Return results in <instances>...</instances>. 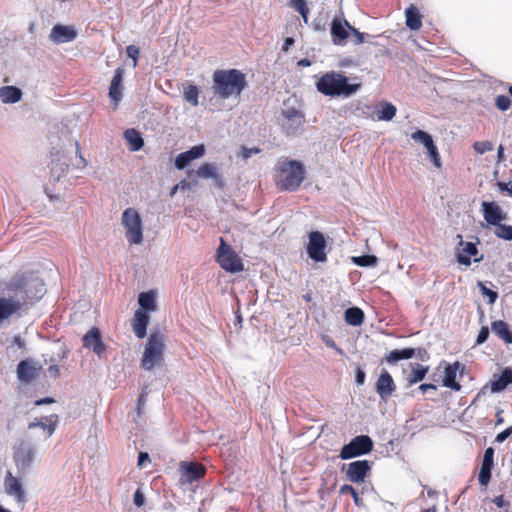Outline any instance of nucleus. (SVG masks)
<instances>
[{"label":"nucleus","mask_w":512,"mask_h":512,"mask_svg":"<svg viewBox=\"0 0 512 512\" xmlns=\"http://www.w3.org/2000/svg\"><path fill=\"white\" fill-rule=\"evenodd\" d=\"M344 318L347 324L360 326L364 322V312L358 307H350L346 309Z\"/></svg>","instance_id":"32"},{"label":"nucleus","mask_w":512,"mask_h":512,"mask_svg":"<svg viewBox=\"0 0 512 512\" xmlns=\"http://www.w3.org/2000/svg\"><path fill=\"white\" fill-rule=\"evenodd\" d=\"M491 330L506 345L512 344V330L507 322L504 320L492 321Z\"/></svg>","instance_id":"24"},{"label":"nucleus","mask_w":512,"mask_h":512,"mask_svg":"<svg viewBox=\"0 0 512 512\" xmlns=\"http://www.w3.org/2000/svg\"><path fill=\"white\" fill-rule=\"evenodd\" d=\"M415 356H417L422 361H427L430 358L429 352L425 348H417Z\"/></svg>","instance_id":"57"},{"label":"nucleus","mask_w":512,"mask_h":512,"mask_svg":"<svg viewBox=\"0 0 512 512\" xmlns=\"http://www.w3.org/2000/svg\"><path fill=\"white\" fill-rule=\"evenodd\" d=\"M495 105L501 111H506L510 108L511 101L510 98L506 95H498L495 98Z\"/></svg>","instance_id":"46"},{"label":"nucleus","mask_w":512,"mask_h":512,"mask_svg":"<svg viewBox=\"0 0 512 512\" xmlns=\"http://www.w3.org/2000/svg\"><path fill=\"white\" fill-rule=\"evenodd\" d=\"M473 148L478 154H484L491 151L493 149V145L490 141H476L473 144Z\"/></svg>","instance_id":"45"},{"label":"nucleus","mask_w":512,"mask_h":512,"mask_svg":"<svg viewBox=\"0 0 512 512\" xmlns=\"http://www.w3.org/2000/svg\"><path fill=\"white\" fill-rule=\"evenodd\" d=\"M512 434V426L497 434L495 442L502 443Z\"/></svg>","instance_id":"56"},{"label":"nucleus","mask_w":512,"mask_h":512,"mask_svg":"<svg viewBox=\"0 0 512 512\" xmlns=\"http://www.w3.org/2000/svg\"><path fill=\"white\" fill-rule=\"evenodd\" d=\"M54 402H55V400L53 398L45 397V398L36 400L35 401V405L40 406V405H43V404H51V403H54Z\"/></svg>","instance_id":"62"},{"label":"nucleus","mask_w":512,"mask_h":512,"mask_svg":"<svg viewBox=\"0 0 512 512\" xmlns=\"http://www.w3.org/2000/svg\"><path fill=\"white\" fill-rule=\"evenodd\" d=\"M426 149L431 162L435 165V167L441 168V158L435 143H431L429 146L426 147Z\"/></svg>","instance_id":"43"},{"label":"nucleus","mask_w":512,"mask_h":512,"mask_svg":"<svg viewBox=\"0 0 512 512\" xmlns=\"http://www.w3.org/2000/svg\"><path fill=\"white\" fill-rule=\"evenodd\" d=\"M213 92L222 99L240 96L247 86L245 74L238 69H217L213 76Z\"/></svg>","instance_id":"1"},{"label":"nucleus","mask_w":512,"mask_h":512,"mask_svg":"<svg viewBox=\"0 0 512 512\" xmlns=\"http://www.w3.org/2000/svg\"><path fill=\"white\" fill-rule=\"evenodd\" d=\"M379 107L381 109H379L377 111V116H376V119L378 121H390L396 115V111H397L396 107L389 102L382 101V102H380Z\"/></svg>","instance_id":"34"},{"label":"nucleus","mask_w":512,"mask_h":512,"mask_svg":"<svg viewBox=\"0 0 512 512\" xmlns=\"http://www.w3.org/2000/svg\"><path fill=\"white\" fill-rule=\"evenodd\" d=\"M205 154V147L203 144L193 146L191 149L180 153L177 155L175 159V166L182 170L184 169L191 161L202 157Z\"/></svg>","instance_id":"15"},{"label":"nucleus","mask_w":512,"mask_h":512,"mask_svg":"<svg viewBox=\"0 0 512 512\" xmlns=\"http://www.w3.org/2000/svg\"><path fill=\"white\" fill-rule=\"evenodd\" d=\"M184 99L193 106H197L199 101V90L196 85L190 84L184 88L183 92Z\"/></svg>","instance_id":"36"},{"label":"nucleus","mask_w":512,"mask_h":512,"mask_svg":"<svg viewBox=\"0 0 512 512\" xmlns=\"http://www.w3.org/2000/svg\"><path fill=\"white\" fill-rule=\"evenodd\" d=\"M512 383V370L510 368L504 369L501 374L490 382L492 392L503 391L509 384Z\"/></svg>","instance_id":"28"},{"label":"nucleus","mask_w":512,"mask_h":512,"mask_svg":"<svg viewBox=\"0 0 512 512\" xmlns=\"http://www.w3.org/2000/svg\"><path fill=\"white\" fill-rule=\"evenodd\" d=\"M260 151L261 150L258 147L247 148L245 146H242L241 149H240V155L242 156L243 159H248L253 154L260 153Z\"/></svg>","instance_id":"52"},{"label":"nucleus","mask_w":512,"mask_h":512,"mask_svg":"<svg viewBox=\"0 0 512 512\" xmlns=\"http://www.w3.org/2000/svg\"><path fill=\"white\" fill-rule=\"evenodd\" d=\"M318 92L325 96L349 97L360 88V84H351L341 72L329 71L324 73L316 82Z\"/></svg>","instance_id":"3"},{"label":"nucleus","mask_w":512,"mask_h":512,"mask_svg":"<svg viewBox=\"0 0 512 512\" xmlns=\"http://www.w3.org/2000/svg\"><path fill=\"white\" fill-rule=\"evenodd\" d=\"M148 324L149 315L147 312L140 309L136 310L132 320V328L139 339H143L146 336Z\"/></svg>","instance_id":"20"},{"label":"nucleus","mask_w":512,"mask_h":512,"mask_svg":"<svg viewBox=\"0 0 512 512\" xmlns=\"http://www.w3.org/2000/svg\"><path fill=\"white\" fill-rule=\"evenodd\" d=\"M150 462V456L147 452H140L138 455V466L143 467L145 462Z\"/></svg>","instance_id":"59"},{"label":"nucleus","mask_w":512,"mask_h":512,"mask_svg":"<svg viewBox=\"0 0 512 512\" xmlns=\"http://www.w3.org/2000/svg\"><path fill=\"white\" fill-rule=\"evenodd\" d=\"M373 441L368 435H358L340 450L339 457L343 460L366 455L373 450Z\"/></svg>","instance_id":"6"},{"label":"nucleus","mask_w":512,"mask_h":512,"mask_svg":"<svg viewBox=\"0 0 512 512\" xmlns=\"http://www.w3.org/2000/svg\"><path fill=\"white\" fill-rule=\"evenodd\" d=\"M457 237L460 239L459 246L461 247V251L456 254L457 262L461 265L470 266V257L478 254L477 246L472 242L463 241L460 234H458Z\"/></svg>","instance_id":"19"},{"label":"nucleus","mask_w":512,"mask_h":512,"mask_svg":"<svg viewBox=\"0 0 512 512\" xmlns=\"http://www.w3.org/2000/svg\"><path fill=\"white\" fill-rule=\"evenodd\" d=\"M481 207L483 217L489 225H498L507 218L506 213L496 202L483 201Z\"/></svg>","instance_id":"12"},{"label":"nucleus","mask_w":512,"mask_h":512,"mask_svg":"<svg viewBox=\"0 0 512 512\" xmlns=\"http://www.w3.org/2000/svg\"><path fill=\"white\" fill-rule=\"evenodd\" d=\"M165 335L160 331H153L145 344L141 358V367L151 371L160 367L165 361Z\"/></svg>","instance_id":"4"},{"label":"nucleus","mask_w":512,"mask_h":512,"mask_svg":"<svg viewBox=\"0 0 512 512\" xmlns=\"http://www.w3.org/2000/svg\"><path fill=\"white\" fill-rule=\"evenodd\" d=\"M34 448L28 444L22 443L15 451L14 459L18 467L27 469L34 460Z\"/></svg>","instance_id":"18"},{"label":"nucleus","mask_w":512,"mask_h":512,"mask_svg":"<svg viewBox=\"0 0 512 512\" xmlns=\"http://www.w3.org/2000/svg\"><path fill=\"white\" fill-rule=\"evenodd\" d=\"M76 35L77 33L72 26L55 25L50 36L56 43H65L74 40Z\"/></svg>","instance_id":"21"},{"label":"nucleus","mask_w":512,"mask_h":512,"mask_svg":"<svg viewBox=\"0 0 512 512\" xmlns=\"http://www.w3.org/2000/svg\"><path fill=\"white\" fill-rule=\"evenodd\" d=\"M179 472L180 484L187 485L203 479L206 475V467L203 464L195 461H181L179 463Z\"/></svg>","instance_id":"8"},{"label":"nucleus","mask_w":512,"mask_h":512,"mask_svg":"<svg viewBox=\"0 0 512 512\" xmlns=\"http://www.w3.org/2000/svg\"><path fill=\"white\" fill-rule=\"evenodd\" d=\"M217 262L227 272L236 273L244 269L240 257L231 246L226 244L223 238L220 239V245L217 249Z\"/></svg>","instance_id":"7"},{"label":"nucleus","mask_w":512,"mask_h":512,"mask_svg":"<svg viewBox=\"0 0 512 512\" xmlns=\"http://www.w3.org/2000/svg\"><path fill=\"white\" fill-rule=\"evenodd\" d=\"M460 369L463 370V366L458 361H455L453 363H446L442 379L443 386L450 388L454 391H460L461 385L456 381V375Z\"/></svg>","instance_id":"14"},{"label":"nucleus","mask_w":512,"mask_h":512,"mask_svg":"<svg viewBox=\"0 0 512 512\" xmlns=\"http://www.w3.org/2000/svg\"><path fill=\"white\" fill-rule=\"evenodd\" d=\"M22 307V304L19 300H16L12 297L10 298H0V323L8 319L14 313L18 312Z\"/></svg>","instance_id":"23"},{"label":"nucleus","mask_w":512,"mask_h":512,"mask_svg":"<svg viewBox=\"0 0 512 512\" xmlns=\"http://www.w3.org/2000/svg\"><path fill=\"white\" fill-rule=\"evenodd\" d=\"M352 261L360 267H371L377 264L378 259L375 255H362L352 257Z\"/></svg>","instance_id":"37"},{"label":"nucleus","mask_w":512,"mask_h":512,"mask_svg":"<svg viewBox=\"0 0 512 512\" xmlns=\"http://www.w3.org/2000/svg\"><path fill=\"white\" fill-rule=\"evenodd\" d=\"M124 138L126 139L131 151H138L144 146L141 134L133 128L127 129L124 132Z\"/></svg>","instance_id":"30"},{"label":"nucleus","mask_w":512,"mask_h":512,"mask_svg":"<svg viewBox=\"0 0 512 512\" xmlns=\"http://www.w3.org/2000/svg\"><path fill=\"white\" fill-rule=\"evenodd\" d=\"M405 19L407 27L411 30H419L422 27V15L414 5H410L406 8Z\"/></svg>","instance_id":"27"},{"label":"nucleus","mask_w":512,"mask_h":512,"mask_svg":"<svg viewBox=\"0 0 512 512\" xmlns=\"http://www.w3.org/2000/svg\"><path fill=\"white\" fill-rule=\"evenodd\" d=\"M126 53L127 56L133 60V67H136L140 56L139 48L135 45H129L126 47Z\"/></svg>","instance_id":"48"},{"label":"nucleus","mask_w":512,"mask_h":512,"mask_svg":"<svg viewBox=\"0 0 512 512\" xmlns=\"http://www.w3.org/2000/svg\"><path fill=\"white\" fill-rule=\"evenodd\" d=\"M121 223L125 228V237L130 244L138 245L143 241V225L139 212L134 208L123 211Z\"/></svg>","instance_id":"5"},{"label":"nucleus","mask_w":512,"mask_h":512,"mask_svg":"<svg viewBox=\"0 0 512 512\" xmlns=\"http://www.w3.org/2000/svg\"><path fill=\"white\" fill-rule=\"evenodd\" d=\"M350 33L355 37V44L359 45L364 43L365 34L357 30L355 27L351 26L348 21H345Z\"/></svg>","instance_id":"49"},{"label":"nucleus","mask_w":512,"mask_h":512,"mask_svg":"<svg viewBox=\"0 0 512 512\" xmlns=\"http://www.w3.org/2000/svg\"><path fill=\"white\" fill-rule=\"evenodd\" d=\"M493 503L504 512H510V502L505 499L504 495H499L493 499Z\"/></svg>","instance_id":"50"},{"label":"nucleus","mask_w":512,"mask_h":512,"mask_svg":"<svg viewBox=\"0 0 512 512\" xmlns=\"http://www.w3.org/2000/svg\"><path fill=\"white\" fill-rule=\"evenodd\" d=\"M345 19L334 18L331 22V36L335 45H345L349 37V29Z\"/></svg>","instance_id":"17"},{"label":"nucleus","mask_w":512,"mask_h":512,"mask_svg":"<svg viewBox=\"0 0 512 512\" xmlns=\"http://www.w3.org/2000/svg\"><path fill=\"white\" fill-rule=\"evenodd\" d=\"M495 235L504 240H512V226L501 224L495 225Z\"/></svg>","instance_id":"39"},{"label":"nucleus","mask_w":512,"mask_h":512,"mask_svg":"<svg viewBox=\"0 0 512 512\" xmlns=\"http://www.w3.org/2000/svg\"><path fill=\"white\" fill-rule=\"evenodd\" d=\"M83 347L92 349L93 352L101 357L106 352V345L102 340V335L97 327L91 328L82 338Z\"/></svg>","instance_id":"11"},{"label":"nucleus","mask_w":512,"mask_h":512,"mask_svg":"<svg viewBox=\"0 0 512 512\" xmlns=\"http://www.w3.org/2000/svg\"><path fill=\"white\" fill-rule=\"evenodd\" d=\"M411 138L422 143L425 148L434 142L431 135L423 130H417L413 132L411 134Z\"/></svg>","instance_id":"40"},{"label":"nucleus","mask_w":512,"mask_h":512,"mask_svg":"<svg viewBox=\"0 0 512 512\" xmlns=\"http://www.w3.org/2000/svg\"><path fill=\"white\" fill-rule=\"evenodd\" d=\"M13 342L15 345H17L21 349H23L25 347V341L19 335L14 337Z\"/></svg>","instance_id":"63"},{"label":"nucleus","mask_w":512,"mask_h":512,"mask_svg":"<svg viewBox=\"0 0 512 512\" xmlns=\"http://www.w3.org/2000/svg\"><path fill=\"white\" fill-rule=\"evenodd\" d=\"M494 449L488 447L483 455L481 467L493 468Z\"/></svg>","instance_id":"47"},{"label":"nucleus","mask_w":512,"mask_h":512,"mask_svg":"<svg viewBox=\"0 0 512 512\" xmlns=\"http://www.w3.org/2000/svg\"><path fill=\"white\" fill-rule=\"evenodd\" d=\"M355 372L356 383L358 385H363L366 377L365 372L360 367H357Z\"/></svg>","instance_id":"58"},{"label":"nucleus","mask_w":512,"mask_h":512,"mask_svg":"<svg viewBox=\"0 0 512 512\" xmlns=\"http://www.w3.org/2000/svg\"><path fill=\"white\" fill-rule=\"evenodd\" d=\"M304 178L305 168L300 161L284 160L275 167L274 183L279 191H297Z\"/></svg>","instance_id":"2"},{"label":"nucleus","mask_w":512,"mask_h":512,"mask_svg":"<svg viewBox=\"0 0 512 512\" xmlns=\"http://www.w3.org/2000/svg\"><path fill=\"white\" fill-rule=\"evenodd\" d=\"M416 350L414 348H404L402 350H392L386 355V361L390 364L396 363L397 361L410 359L415 356Z\"/></svg>","instance_id":"33"},{"label":"nucleus","mask_w":512,"mask_h":512,"mask_svg":"<svg viewBox=\"0 0 512 512\" xmlns=\"http://www.w3.org/2000/svg\"><path fill=\"white\" fill-rule=\"evenodd\" d=\"M133 501H134V504L139 508L145 504V498L140 489H137L135 491V493L133 495Z\"/></svg>","instance_id":"53"},{"label":"nucleus","mask_w":512,"mask_h":512,"mask_svg":"<svg viewBox=\"0 0 512 512\" xmlns=\"http://www.w3.org/2000/svg\"><path fill=\"white\" fill-rule=\"evenodd\" d=\"M308 238L309 242L306 248L308 256L316 262H325L327 260V243L323 233L312 231Z\"/></svg>","instance_id":"9"},{"label":"nucleus","mask_w":512,"mask_h":512,"mask_svg":"<svg viewBox=\"0 0 512 512\" xmlns=\"http://www.w3.org/2000/svg\"><path fill=\"white\" fill-rule=\"evenodd\" d=\"M339 493L341 495L349 494V496L353 497L355 505L360 506L362 500L359 497L358 492L356 491V489L353 486H351L349 484H344L340 487Z\"/></svg>","instance_id":"41"},{"label":"nucleus","mask_w":512,"mask_h":512,"mask_svg":"<svg viewBox=\"0 0 512 512\" xmlns=\"http://www.w3.org/2000/svg\"><path fill=\"white\" fill-rule=\"evenodd\" d=\"M289 6L297 11L303 18V21L308 23L309 7L305 0H290Z\"/></svg>","instance_id":"35"},{"label":"nucleus","mask_w":512,"mask_h":512,"mask_svg":"<svg viewBox=\"0 0 512 512\" xmlns=\"http://www.w3.org/2000/svg\"><path fill=\"white\" fill-rule=\"evenodd\" d=\"M396 390L395 382L388 371L383 370L376 382V391L382 399H387Z\"/></svg>","instance_id":"16"},{"label":"nucleus","mask_w":512,"mask_h":512,"mask_svg":"<svg viewBox=\"0 0 512 512\" xmlns=\"http://www.w3.org/2000/svg\"><path fill=\"white\" fill-rule=\"evenodd\" d=\"M294 39L291 37H288L284 41V45L282 47L283 51H287L291 45H293Z\"/></svg>","instance_id":"64"},{"label":"nucleus","mask_w":512,"mask_h":512,"mask_svg":"<svg viewBox=\"0 0 512 512\" xmlns=\"http://www.w3.org/2000/svg\"><path fill=\"white\" fill-rule=\"evenodd\" d=\"M22 98V91L16 86H3L0 88V99L3 103H16Z\"/></svg>","instance_id":"29"},{"label":"nucleus","mask_w":512,"mask_h":512,"mask_svg":"<svg viewBox=\"0 0 512 512\" xmlns=\"http://www.w3.org/2000/svg\"><path fill=\"white\" fill-rule=\"evenodd\" d=\"M419 390L426 393L428 390H437V386L432 383H424L419 386Z\"/></svg>","instance_id":"60"},{"label":"nucleus","mask_w":512,"mask_h":512,"mask_svg":"<svg viewBox=\"0 0 512 512\" xmlns=\"http://www.w3.org/2000/svg\"><path fill=\"white\" fill-rule=\"evenodd\" d=\"M371 470L369 461L357 460L349 463L346 469L347 479L353 483H362L365 481Z\"/></svg>","instance_id":"10"},{"label":"nucleus","mask_w":512,"mask_h":512,"mask_svg":"<svg viewBox=\"0 0 512 512\" xmlns=\"http://www.w3.org/2000/svg\"><path fill=\"white\" fill-rule=\"evenodd\" d=\"M477 286L479 287L482 295L488 297L489 304L492 305L496 302L498 298V293L496 291H493L490 288L486 287V285L481 281L477 283Z\"/></svg>","instance_id":"42"},{"label":"nucleus","mask_w":512,"mask_h":512,"mask_svg":"<svg viewBox=\"0 0 512 512\" xmlns=\"http://www.w3.org/2000/svg\"><path fill=\"white\" fill-rule=\"evenodd\" d=\"M410 367L411 372L406 378L408 386L421 382L429 371V366H424L419 363H410Z\"/></svg>","instance_id":"26"},{"label":"nucleus","mask_w":512,"mask_h":512,"mask_svg":"<svg viewBox=\"0 0 512 512\" xmlns=\"http://www.w3.org/2000/svg\"><path fill=\"white\" fill-rule=\"evenodd\" d=\"M146 400H147V392L142 391L138 395V398H137V411H138V414L142 413V409L144 408Z\"/></svg>","instance_id":"55"},{"label":"nucleus","mask_w":512,"mask_h":512,"mask_svg":"<svg viewBox=\"0 0 512 512\" xmlns=\"http://www.w3.org/2000/svg\"><path fill=\"white\" fill-rule=\"evenodd\" d=\"M4 488L7 495L12 496L17 502H25V492L21 481L8 471L4 478Z\"/></svg>","instance_id":"13"},{"label":"nucleus","mask_w":512,"mask_h":512,"mask_svg":"<svg viewBox=\"0 0 512 512\" xmlns=\"http://www.w3.org/2000/svg\"><path fill=\"white\" fill-rule=\"evenodd\" d=\"M124 75V69L119 67L116 69L115 74L111 80L109 87V97L115 102V106L118 105L122 97V80Z\"/></svg>","instance_id":"22"},{"label":"nucleus","mask_w":512,"mask_h":512,"mask_svg":"<svg viewBox=\"0 0 512 512\" xmlns=\"http://www.w3.org/2000/svg\"><path fill=\"white\" fill-rule=\"evenodd\" d=\"M323 341L326 344V346L334 349L338 354L344 355V351L336 344V342L332 338L324 337Z\"/></svg>","instance_id":"54"},{"label":"nucleus","mask_w":512,"mask_h":512,"mask_svg":"<svg viewBox=\"0 0 512 512\" xmlns=\"http://www.w3.org/2000/svg\"><path fill=\"white\" fill-rule=\"evenodd\" d=\"M138 302L143 311H155L157 309L156 294L153 291L141 292Z\"/></svg>","instance_id":"31"},{"label":"nucleus","mask_w":512,"mask_h":512,"mask_svg":"<svg viewBox=\"0 0 512 512\" xmlns=\"http://www.w3.org/2000/svg\"><path fill=\"white\" fill-rule=\"evenodd\" d=\"M196 173L201 178H214L217 175L215 166L210 163H205L201 165L197 169Z\"/></svg>","instance_id":"38"},{"label":"nucleus","mask_w":512,"mask_h":512,"mask_svg":"<svg viewBox=\"0 0 512 512\" xmlns=\"http://www.w3.org/2000/svg\"><path fill=\"white\" fill-rule=\"evenodd\" d=\"M37 376V369L30 360H22L17 366V377L25 383L31 382Z\"/></svg>","instance_id":"25"},{"label":"nucleus","mask_w":512,"mask_h":512,"mask_svg":"<svg viewBox=\"0 0 512 512\" xmlns=\"http://www.w3.org/2000/svg\"><path fill=\"white\" fill-rule=\"evenodd\" d=\"M498 187L502 191H507L512 196V183L499 182Z\"/></svg>","instance_id":"61"},{"label":"nucleus","mask_w":512,"mask_h":512,"mask_svg":"<svg viewBox=\"0 0 512 512\" xmlns=\"http://www.w3.org/2000/svg\"><path fill=\"white\" fill-rule=\"evenodd\" d=\"M488 337H489V328L487 326H482L478 333L477 339H476V345L483 344L484 342L487 341Z\"/></svg>","instance_id":"51"},{"label":"nucleus","mask_w":512,"mask_h":512,"mask_svg":"<svg viewBox=\"0 0 512 512\" xmlns=\"http://www.w3.org/2000/svg\"><path fill=\"white\" fill-rule=\"evenodd\" d=\"M492 468L481 467L478 474V481L481 486L486 487L491 480Z\"/></svg>","instance_id":"44"}]
</instances>
